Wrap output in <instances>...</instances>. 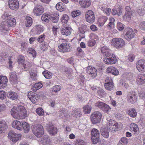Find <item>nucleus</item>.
Wrapping results in <instances>:
<instances>
[{
  "label": "nucleus",
  "instance_id": "nucleus-1",
  "mask_svg": "<svg viewBox=\"0 0 145 145\" xmlns=\"http://www.w3.org/2000/svg\"><path fill=\"white\" fill-rule=\"evenodd\" d=\"M33 133L37 137H41L43 135L44 131L43 126L40 124H37L32 127Z\"/></svg>",
  "mask_w": 145,
  "mask_h": 145
},
{
  "label": "nucleus",
  "instance_id": "nucleus-2",
  "mask_svg": "<svg viewBox=\"0 0 145 145\" xmlns=\"http://www.w3.org/2000/svg\"><path fill=\"white\" fill-rule=\"evenodd\" d=\"M60 42H62L59 45L58 50L60 52H67L69 51V46L66 40L60 39L59 40Z\"/></svg>",
  "mask_w": 145,
  "mask_h": 145
},
{
  "label": "nucleus",
  "instance_id": "nucleus-3",
  "mask_svg": "<svg viewBox=\"0 0 145 145\" xmlns=\"http://www.w3.org/2000/svg\"><path fill=\"white\" fill-rule=\"evenodd\" d=\"M107 125V129H109V131L113 132L116 131L118 129L121 127V123L119 124L118 123L116 122L114 120H108Z\"/></svg>",
  "mask_w": 145,
  "mask_h": 145
},
{
  "label": "nucleus",
  "instance_id": "nucleus-4",
  "mask_svg": "<svg viewBox=\"0 0 145 145\" xmlns=\"http://www.w3.org/2000/svg\"><path fill=\"white\" fill-rule=\"evenodd\" d=\"M111 45L116 48H120L123 47L125 45L124 40L121 38H113L111 42Z\"/></svg>",
  "mask_w": 145,
  "mask_h": 145
},
{
  "label": "nucleus",
  "instance_id": "nucleus-5",
  "mask_svg": "<svg viewBox=\"0 0 145 145\" xmlns=\"http://www.w3.org/2000/svg\"><path fill=\"white\" fill-rule=\"evenodd\" d=\"M9 14L8 12H5L4 14L2 16V18L5 20L1 24V29H2L3 31H8L9 28Z\"/></svg>",
  "mask_w": 145,
  "mask_h": 145
},
{
  "label": "nucleus",
  "instance_id": "nucleus-6",
  "mask_svg": "<svg viewBox=\"0 0 145 145\" xmlns=\"http://www.w3.org/2000/svg\"><path fill=\"white\" fill-rule=\"evenodd\" d=\"M23 111L21 112V114H16L14 111V109L12 108L11 110V114L13 117L17 119H23L25 118L27 116V112L26 110L22 109Z\"/></svg>",
  "mask_w": 145,
  "mask_h": 145
},
{
  "label": "nucleus",
  "instance_id": "nucleus-7",
  "mask_svg": "<svg viewBox=\"0 0 145 145\" xmlns=\"http://www.w3.org/2000/svg\"><path fill=\"white\" fill-rule=\"evenodd\" d=\"M102 115L101 113L98 111L94 112L91 115V121L93 124L100 122L101 119Z\"/></svg>",
  "mask_w": 145,
  "mask_h": 145
},
{
  "label": "nucleus",
  "instance_id": "nucleus-8",
  "mask_svg": "<svg viewBox=\"0 0 145 145\" xmlns=\"http://www.w3.org/2000/svg\"><path fill=\"white\" fill-rule=\"evenodd\" d=\"M91 140L93 143L95 144L99 141L100 133L99 131L95 128H93L91 131Z\"/></svg>",
  "mask_w": 145,
  "mask_h": 145
},
{
  "label": "nucleus",
  "instance_id": "nucleus-9",
  "mask_svg": "<svg viewBox=\"0 0 145 145\" xmlns=\"http://www.w3.org/2000/svg\"><path fill=\"white\" fill-rule=\"evenodd\" d=\"M137 32V31L136 29H134L133 30L131 28H127L124 37L127 40H130L134 37L135 33Z\"/></svg>",
  "mask_w": 145,
  "mask_h": 145
},
{
  "label": "nucleus",
  "instance_id": "nucleus-10",
  "mask_svg": "<svg viewBox=\"0 0 145 145\" xmlns=\"http://www.w3.org/2000/svg\"><path fill=\"white\" fill-rule=\"evenodd\" d=\"M85 18L87 22L91 23H93L95 19L94 13L91 10H88L86 13Z\"/></svg>",
  "mask_w": 145,
  "mask_h": 145
},
{
  "label": "nucleus",
  "instance_id": "nucleus-11",
  "mask_svg": "<svg viewBox=\"0 0 145 145\" xmlns=\"http://www.w3.org/2000/svg\"><path fill=\"white\" fill-rule=\"evenodd\" d=\"M131 131L133 132V135L134 137L137 138L139 135V131L138 125L134 123H131L130 125Z\"/></svg>",
  "mask_w": 145,
  "mask_h": 145
},
{
  "label": "nucleus",
  "instance_id": "nucleus-12",
  "mask_svg": "<svg viewBox=\"0 0 145 145\" xmlns=\"http://www.w3.org/2000/svg\"><path fill=\"white\" fill-rule=\"evenodd\" d=\"M95 105L105 112H108L110 109L107 105L101 101L97 102L95 103Z\"/></svg>",
  "mask_w": 145,
  "mask_h": 145
},
{
  "label": "nucleus",
  "instance_id": "nucleus-13",
  "mask_svg": "<svg viewBox=\"0 0 145 145\" xmlns=\"http://www.w3.org/2000/svg\"><path fill=\"white\" fill-rule=\"evenodd\" d=\"M136 67L140 72L145 71V60L140 59L136 63Z\"/></svg>",
  "mask_w": 145,
  "mask_h": 145
},
{
  "label": "nucleus",
  "instance_id": "nucleus-14",
  "mask_svg": "<svg viewBox=\"0 0 145 145\" xmlns=\"http://www.w3.org/2000/svg\"><path fill=\"white\" fill-rule=\"evenodd\" d=\"M86 72L92 78L96 77L97 74V69L93 67L88 66L87 68Z\"/></svg>",
  "mask_w": 145,
  "mask_h": 145
},
{
  "label": "nucleus",
  "instance_id": "nucleus-15",
  "mask_svg": "<svg viewBox=\"0 0 145 145\" xmlns=\"http://www.w3.org/2000/svg\"><path fill=\"white\" fill-rule=\"evenodd\" d=\"M116 58L114 54H112V56L106 57L104 59V62L107 64H112L116 62Z\"/></svg>",
  "mask_w": 145,
  "mask_h": 145
},
{
  "label": "nucleus",
  "instance_id": "nucleus-16",
  "mask_svg": "<svg viewBox=\"0 0 145 145\" xmlns=\"http://www.w3.org/2000/svg\"><path fill=\"white\" fill-rule=\"evenodd\" d=\"M44 11V8L41 5H38L34 8L33 12L34 14L37 16H39L42 14Z\"/></svg>",
  "mask_w": 145,
  "mask_h": 145
},
{
  "label": "nucleus",
  "instance_id": "nucleus-17",
  "mask_svg": "<svg viewBox=\"0 0 145 145\" xmlns=\"http://www.w3.org/2000/svg\"><path fill=\"white\" fill-rule=\"evenodd\" d=\"M10 140L13 142H16L17 141L21 138V135L15 133L13 131L10 132Z\"/></svg>",
  "mask_w": 145,
  "mask_h": 145
},
{
  "label": "nucleus",
  "instance_id": "nucleus-18",
  "mask_svg": "<svg viewBox=\"0 0 145 145\" xmlns=\"http://www.w3.org/2000/svg\"><path fill=\"white\" fill-rule=\"evenodd\" d=\"M28 97L33 103H36L38 99V96L34 92L32 91H30L28 93Z\"/></svg>",
  "mask_w": 145,
  "mask_h": 145
},
{
  "label": "nucleus",
  "instance_id": "nucleus-19",
  "mask_svg": "<svg viewBox=\"0 0 145 145\" xmlns=\"http://www.w3.org/2000/svg\"><path fill=\"white\" fill-rule=\"evenodd\" d=\"M8 80L7 77L0 76V89H4L7 86Z\"/></svg>",
  "mask_w": 145,
  "mask_h": 145
},
{
  "label": "nucleus",
  "instance_id": "nucleus-20",
  "mask_svg": "<svg viewBox=\"0 0 145 145\" xmlns=\"http://www.w3.org/2000/svg\"><path fill=\"white\" fill-rule=\"evenodd\" d=\"M47 129L49 134L52 135H55L57 132V129L51 124L47 126Z\"/></svg>",
  "mask_w": 145,
  "mask_h": 145
},
{
  "label": "nucleus",
  "instance_id": "nucleus-21",
  "mask_svg": "<svg viewBox=\"0 0 145 145\" xmlns=\"http://www.w3.org/2000/svg\"><path fill=\"white\" fill-rule=\"evenodd\" d=\"M19 4L18 0H10V8L16 10L19 8Z\"/></svg>",
  "mask_w": 145,
  "mask_h": 145
},
{
  "label": "nucleus",
  "instance_id": "nucleus-22",
  "mask_svg": "<svg viewBox=\"0 0 145 145\" xmlns=\"http://www.w3.org/2000/svg\"><path fill=\"white\" fill-rule=\"evenodd\" d=\"M127 98L128 102L131 104L135 103L137 99V96L135 93L127 95Z\"/></svg>",
  "mask_w": 145,
  "mask_h": 145
},
{
  "label": "nucleus",
  "instance_id": "nucleus-23",
  "mask_svg": "<svg viewBox=\"0 0 145 145\" xmlns=\"http://www.w3.org/2000/svg\"><path fill=\"white\" fill-rule=\"evenodd\" d=\"M106 71L108 73H110L115 76H117L119 74V72L118 69L113 66L108 67L106 69Z\"/></svg>",
  "mask_w": 145,
  "mask_h": 145
},
{
  "label": "nucleus",
  "instance_id": "nucleus-24",
  "mask_svg": "<svg viewBox=\"0 0 145 145\" xmlns=\"http://www.w3.org/2000/svg\"><path fill=\"white\" fill-rule=\"evenodd\" d=\"M17 80V77L16 72L13 71L10 74V81L12 84H16Z\"/></svg>",
  "mask_w": 145,
  "mask_h": 145
},
{
  "label": "nucleus",
  "instance_id": "nucleus-25",
  "mask_svg": "<svg viewBox=\"0 0 145 145\" xmlns=\"http://www.w3.org/2000/svg\"><path fill=\"white\" fill-rule=\"evenodd\" d=\"M61 32L63 35L68 36L71 33V29L69 27H64L61 29Z\"/></svg>",
  "mask_w": 145,
  "mask_h": 145
},
{
  "label": "nucleus",
  "instance_id": "nucleus-26",
  "mask_svg": "<svg viewBox=\"0 0 145 145\" xmlns=\"http://www.w3.org/2000/svg\"><path fill=\"white\" fill-rule=\"evenodd\" d=\"M137 82L138 84H142L145 82V74L139 75L137 77Z\"/></svg>",
  "mask_w": 145,
  "mask_h": 145
},
{
  "label": "nucleus",
  "instance_id": "nucleus-27",
  "mask_svg": "<svg viewBox=\"0 0 145 145\" xmlns=\"http://www.w3.org/2000/svg\"><path fill=\"white\" fill-rule=\"evenodd\" d=\"M105 86L107 90H111L113 89L114 86L112 79L110 78L109 81L105 83Z\"/></svg>",
  "mask_w": 145,
  "mask_h": 145
},
{
  "label": "nucleus",
  "instance_id": "nucleus-28",
  "mask_svg": "<svg viewBox=\"0 0 145 145\" xmlns=\"http://www.w3.org/2000/svg\"><path fill=\"white\" fill-rule=\"evenodd\" d=\"M35 31V33L37 34H39L42 32L44 30L43 27L40 25L36 26L32 29Z\"/></svg>",
  "mask_w": 145,
  "mask_h": 145
},
{
  "label": "nucleus",
  "instance_id": "nucleus-29",
  "mask_svg": "<svg viewBox=\"0 0 145 145\" xmlns=\"http://www.w3.org/2000/svg\"><path fill=\"white\" fill-rule=\"evenodd\" d=\"M79 4L83 8L88 7L91 5V2L89 0H82L79 1Z\"/></svg>",
  "mask_w": 145,
  "mask_h": 145
},
{
  "label": "nucleus",
  "instance_id": "nucleus-30",
  "mask_svg": "<svg viewBox=\"0 0 145 145\" xmlns=\"http://www.w3.org/2000/svg\"><path fill=\"white\" fill-rule=\"evenodd\" d=\"M7 126L6 122L4 121H0V133H4L7 129Z\"/></svg>",
  "mask_w": 145,
  "mask_h": 145
},
{
  "label": "nucleus",
  "instance_id": "nucleus-31",
  "mask_svg": "<svg viewBox=\"0 0 145 145\" xmlns=\"http://www.w3.org/2000/svg\"><path fill=\"white\" fill-rule=\"evenodd\" d=\"M12 127L15 129L20 130L21 129L22 124L21 122L17 120L14 121L12 124Z\"/></svg>",
  "mask_w": 145,
  "mask_h": 145
},
{
  "label": "nucleus",
  "instance_id": "nucleus-32",
  "mask_svg": "<svg viewBox=\"0 0 145 145\" xmlns=\"http://www.w3.org/2000/svg\"><path fill=\"white\" fill-rule=\"evenodd\" d=\"M107 128H102L101 132L102 135L105 138H108L109 135V131Z\"/></svg>",
  "mask_w": 145,
  "mask_h": 145
},
{
  "label": "nucleus",
  "instance_id": "nucleus-33",
  "mask_svg": "<svg viewBox=\"0 0 145 145\" xmlns=\"http://www.w3.org/2000/svg\"><path fill=\"white\" fill-rule=\"evenodd\" d=\"M56 8L57 10L60 11H64L65 8V5L61 2H59L56 5Z\"/></svg>",
  "mask_w": 145,
  "mask_h": 145
},
{
  "label": "nucleus",
  "instance_id": "nucleus-34",
  "mask_svg": "<svg viewBox=\"0 0 145 145\" xmlns=\"http://www.w3.org/2000/svg\"><path fill=\"white\" fill-rule=\"evenodd\" d=\"M122 12V8L118 7L116 9H113L112 10V13L113 15H117L118 16H120Z\"/></svg>",
  "mask_w": 145,
  "mask_h": 145
},
{
  "label": "nucleus",
  "instance_id": "nucleus-35",
  "mask_svg": "<svg viewBox=\"0 0 145 145\" xmlns=\"http://www.w3.org/2000/svg\"><path fill=\"white\" fill-rule=\"evenodd\" d=\"M115 19L112 18H111L109 19V22L107 25V27L109 29H112L114 27V22Z\"/></svg>",
  "mask_w": 145,
  "mask_h": 145
},
{
  "label": "nucleus",
  "instance_id": "nucleus-36",
  "mask_svg": "<svg viewBox=\"0 0 145 145\" xmlns=\"http://www.w3.org/2000/svg\"><path fill=\"white\" fill-rule=\"evenodd\" d=\"M107 17L106 16L100 17L98 20L99 25L100 26H102L107 21Z\"/></svg>",
  "mask_w": 145,
  "mask_h": 145
},
{
  "label": "nucleus",
  "instance_id": "nucleus-37",
  "mask_svg": "<svg viewBox=\"0 0 145 145\" xmlns=\"http://www.w3.org/2000/svg\"><path fill=\"white\" fill-rule=\"evenodd\" d=\"M51 15L45 13L42 15L41 18L42 21L48 22L50 20H51Z\"/></svg>",
  "mask_w": 145,
  "mask_h": 145
},
{
  "label": "nucleus",
  "instance_id": "nucleus-38",
  "mask_svg": "<svg viewBox=\"0 0 145 145\" xmlns=\"http://www.w3.org/2000/svg\"><path fill=\"white\" fill-rule=\"evenodd\" d=\"M22 126L24 129V132L25 133H27L29 131L30 129L29 125L25 122L22 123Z\"/></svg>",
  "mask_w": 145,
  "mask_h": 145
},
{
  "label": "nucleus",
  "instance_id": "nucleus-39",
  "mask_svg": "<svg viewBox=\"0 0 145 145\" xmlns=\"http://www.w3.org/2000/svg\"><path fill=\"white\" fill-rule=\"evenodd\" d=\"M36 71L34 69H31L30 72V77L34 81L37 80V74Z\"/></svg>",
  "mask_w": 145,
  "mask_h": 145
},
{
  "label": "nucleus",
  "instance_id": "nucleus-40",
  "mask_svg": "<svg viewBox=\"0 0 145 145\" xmlns=\"http://www.w3.org/2000/svg\"><path fill=\"white\" fill-rule=\"evenodd\" d=\"M132 12H125V14L123 16V19L125 21L129 22L131 19Z\"/></svg>",
  "mask_w": 145,
  "mask_h": 145
},
{
  "label": "nucleus",
  "instance_id": "nucleus-41",
  "mask_svg": "<svg viewBox=\"0 0 145 145\" xmlns=\"http://www.w3.org/2000/svg\"><path fill=\"white\" fill-rule=\"evenodd\" d=\"M25 25L27 27H29L32 24L33 21L32 18L29 17L27 16L26 18Z\"/></svg>",
  "mask_w": 145,
  "mask_h": 145
},
{
  "label": "nucleus",
  "instance_id": "nucleus-42",
  "mask_svg": "<svg viewBox=\"0 0 145 145\" xmlns=\"http://www.w3.org/2000/svg\"><path fill=\"white\" fill-rule=\"evenodd\" d=\"M42 74L46 79H50L52 76V73L48 71H44L42 72Z\"/></svg>",
  "mask_w": 145,
  "mask_h": 145
},
{
  "label": "nucleus",
  "instance_id": "nucleus-43",
  "mask_svg": "<svg viewBox=\"0 0 145 145\" xmlns=\"http://www.w3.org/2000/svg\"><path fill=\"white\" fill-rule=\"evenodd\" d=\"M42 143L44 144H48L50 142V138L47 135L44 136L41 139Z\"/></svg>",
  "mask_w": 145,
  "mask_h": 145
},
{
  "label": "nucleus",
  "instance_id": "nucleus-44",
  "mask_svg": "<svg viewBox=\"0 0 145 145\" xmlns=\"http://www.w3.org/2000/svg\"><path fill=\"white\" fill-rule=\"evenodd\" d=\"M91 107L89 105H87L83 108L84 112L85 114H89L91 111Z\"/></svg>",
  "mask_w": 145,
  "mask_h": 145
},
{
  "label": "nucleus",
  "instance_id": "nucleus-45",
  "mask_svg": "<svg viewBox=\"0 0 145 145\" xmlns=\"http://www.w3.org/2000/svg\"><path fill=\"white\" fill-rule=\"evenodd\" d=\"M101 9L103 11L104 13L107 15H109L110 13L111 10L110 8H106V7H102Z\"/></svg>",
  "mask_w": 145,
  "mask_h": 145
},
{
  "label": "nucleus",
  "instance_id": "nucleus-46",
  "mask_svg": "<svg viewBox=\"0 0 145 145\" xmlns=\"http://www.w3.org/2000/svg\"><path fill=\"white\" fill-rule=\"evenodd\" d=\"M43 85L41 83L38 82L36 83L33 88L32 89L33 91H35L42 88Z\"/></svg>",
  "mask_w": 145,
  "mask_h": 145
},
{
  "label": "nucleus",
  "instance_id": "nucleus-47",
  "mask_svg": "<svg viewBox=\"0 0 145 145\" xmlns=\"http://www.w3.org/2000/svg\"><path fill=\"white\" fill-rule=\"evenodd\" d=\"M69 20L68 16L67 14H64L62 16L61 20L62 23L66 24L67 23Z\"/></svg>",
  "mask_w": 145,
  "mask_h": 145
},
{
  "label": "nucleus",
  "instance_id": "nucleus-48",
  "mask_svg": "<svg viewBox=\"0 0 145 145\" xmlns=\"http://www.w3.org/2000/svg\"><path fill=\"white\" fill-rule=\"evenodd\" d=\"M129 114L130 116L132 117H135L137 115V112L134 108H131L129 111Z\"/></svg>",
  "mask_w": 145,
  "mask_h": 145
},
{
  "label": "nucleus",
  "instance_id": "nucleus-49",
  "mask_svg": "<svg viewBox=\"0 0 145 145\" xmlns=\"http://www.w3.org/2000/svg\"><path fill=\"white\" fill-rule=\"evenodd\" d=\"M48 44L46 42H44L40 45V48L43 51H45L48 48Z\"/></svg>",
  "mask_w": 145,
  "mask_h": 145
},
{
  "label": "nucleus",
  "instance_id": "nucleus-50",
  "mask_svg": "<svg viewBox=\"0 0 145 145\" xmlns=\"http://www.w3.org/2000/svg\"><path fill=\"white\" fill-rule=\"evenodd\" d=\"M18 98L17 94L14 92H12L10 93V98L15 100L17 99Z\"/></svg>",
  "mask_w": 145,
  "mask_h": 145
},
{
  "label": "nucleus",
  "instance_id": "nucleus-51",
  "mask_svg": "<svg viewBox=\"0 0 145 145\" xmlns=\"http://www.w3.org/2000/svg\"><path fill=\"white\" fill-rule=\"evenodd\" d=\"M36 113L40 116H42L44 115L43 110L41 108H39L36 110Z\"/></svg>",
  "mask_w": 145,
  "mask_h": 145
},
{
  "label": "nucleus",
  "instance_id": "nucleus-52",
  "mask_svg": "<svg viewBox=\"0 0 145 145\" xmlns=\"http://www.w3.org/2000/svg\"><path fill=\"white\" fill-rule=\"evenodd\" d=\"M16 20L13 18H10V26L14 27L16 25Z\"/></svg>",
  "mask_w": 145,
  "mask_h": 145
},
{
  "label": "nucleus",
  "instance_id": "nucleus-53",
  "mask_svg": "<svg viewBox=\"0 0 145 145\" xmlns=\"http://www.w3.org/2000/svg\"><path fill=\"white\" fill-rule=\"evenodd\" d=\"M6 93L3 90H0V99L3 100L6 98L7 96Z\"/></svg>",
  "mask_w": 145,
  "mask_h": 145
},
{
  "label": "nucleus",
  "instance_id": "nucleus-54",
  "mask_svg": "<svg viewBox=\"0 0 145 145\" xmlns=\"http://www.w3.org/2000/svg\"><path fill=\"white\" fill-rule=\"evenodd\" d=\"M74 114H72V115H74V116L77 117H80L81 115V112L80 110L79 109H75L74 110Z\"/></svg>",
  "mask_w": 145,
  "mask_h": 145
},
{
  "label": "nucleus",
  "instance_id": "nucleus-55",
  "mask_svg": "<svg viewBox=\"0 0 145 145\" xmlns=\"http://www.w3.org/2000/svg\"><path fill=\"white\" fill-rule=\"evenodd\" d=\"M46 37L45 35L44 34H42L39 36L37 39L38 42L39 43H41L43 42Z\"/></svg>",
  "mask_w": 145,
  "mask_h": 145
},
{
  "label": "nucleus",
  "instance_id": "nucleus-56",
  "mask_svg": "<svg viewBox=\"0 0 145 145\" xmlns=\"http://www.w3.org/2000/svg\"><path fill=\"white\" fill-rule=\"evenodd\" d=\"M137 12L140 16H143L145 14V11L144 8H140L137 10Z\"/></svg>",
  "mask_w": 145,
  "mask_h": 145
},
{
  "label": "nucleus",
  "instance_id": "nucleus-57",
  "mask_svg": "<svg viewBox=\"0 0 145 145\" xmlns=\"http://www.w3.org/2000/svg\"><path fill=\"white\" fill-rule=\"evenodd\" d=\"M28 53L31 54L33 57H36V52L35 50L32 48H29V50L27 51Z\"/></svg>",
  "mask_w": 145,
  "mask_h": 145
},
{
  "label": "nucleus",
  "instance_id": "nucleus-58",
  "mask_svg": "<svg viewBox=\"0 0 145 145\" xmlns=\"http://www.w3.org/2000/svg\"><path fill=\"white\" fill-rule=\"evenodd\" d=\"M23 65L25 70H27L31 66V64L30 62L26 61L23 64Z\"/></svg>",
  "mask_w": 145,
  "mask_h": 145
},
{
  "label": "nucleus",
  "instance_id": "nucleus-59",
  "mask_svg": "<svg viewBox=\"0 0 145 145\" xmlns=\"http://www.w3.org/2000/svg\"><path fill=\"white\" fill-rule=\"evenodd\" d=\"M81 12L78 10L73 11L72 12V16L73 18H75L80 15Z\"/></svg>",
  "mask_w": 145,
  "mask_h": 145
},
{
  "label": "nucleus",
  "instance_id": "nucleus-60",
  "mask_svg": "<svg viewBox=\"0 0 145 145\" xmlns=\"http://www.w3.org/2000/svg\"><path fill=\"white\" fill-rule=\"evenodd\" d=\"M26 110L24 107L22 106H18L16 107V110L18 112V114L21 113V112L23 110L22 109Z\"/></svg>",
  "mask_w": 145,
  "mask_h": 145
},
{
  "label": "nucleus",
  "instance_id": "nucleus-61",
  "mask_svg": "<svg viewBox=\"0 0 145 145\" xmlns=\"http://www.w3.org/2000/svg\"><path fill=\"white\" fill-rule=\"evenodd\" d=\"M119 142L120 144H121L122 145H126L128 141L126 138L123 137L121 139Z\"/></svg>",
  "mask_w": 145,
  "mask_h": 145
},
{
  "label": "nucleus",
  "instance_id": "nucleus-62",
  "mask_svg": "<svg viewBox=\"0 0 145 145\" xmlns=\"http://www.w3.org/2000/svg\"><path fill=\"white\" fill-rule=\"evenodd\" d=\"M61 89V87L58 85L55 86L52 88V91L55 92L59 91Z\"/></svg>",
  "mask_w": 145,
  "mask_h": 145
},
{
  "label": "nucleus",
  "instance_id": "nucleus-63",
  "mask_svg": "<svg viewBox=\"0 0 145 145\" xmlns=\"http://www.w3.org/2000/svg\"><path fill=\"white\" fill-rule=\"evenodd\" d=\"M117 27L119 31H122L124 28L123 24L119 22L117 24Z\"/></svg>",
  "mask_w": 145,
  "mask_h": 145
},
{
  "label": "nucleus",
  "instance_id": "nucleus-64",
  "mask_svg": "<svg viewBox=\"0 0 145 145\" xmlns=\"http://www.w3.org/2000/svg\"><path fill=\"white\" fill-rule=\"evenodd\" d=\"M75 145H86V143L83 140L78 139L77 140Z\"/></svg>",
  "mask_w": 145,
  "mask_h": 145
}]
</instances>
